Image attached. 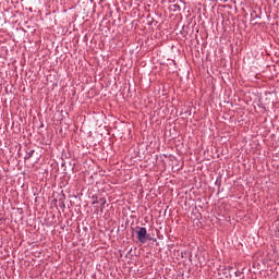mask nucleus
<instances>
[{
	"label": "nucleus",
	"mask_w": 279,
	"mask_h": 279,
	"mask_svg": "<svg viewBox=\"0 0 279 279\" xmlns=\"http://www.w3.org/2000/svg\"><path fill=\"white\" fill-rule=\"evenodd\" d=\"M136 234H137V239H138L140 243L147 242V229L145 227H138Z\"/></svg>",
	"instance_id": "nucleus-1"
}]
</instances>
